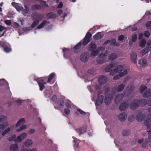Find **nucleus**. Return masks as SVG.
Returning <instances> with one entry per match:
<instances>
[{"instance_id": "f257e3e1", "label": "nucleus", "mask_w": 151, "mask_h": 151, "mask_svg": "<svg viewBox=\"0 0 151 151\" xmlns=\"http://www.w3.org/2000/svg\"><path fill=\"white\" fill-rule=\"evenodd\" d=\"M97 47L96 44L94 43L91 42L90 43L88 47V49L89 51L91 52V56L94 57L98 55L99 51L98 50L96 49Z\"/></svg>"}, {"instance_id": "f03ea898", "label": "nucleus", "mask_w": 151, "mask_h": 151, "mask_svg": "<svg viewBox=\"0 0 151 151\" xmlns=\"http://www.w3.org/2000/svg\"><path fill=\"white\" fill-rule=\"evenodd\" d=\"M0 48H2L4 52L9 53L12 51L11 46L7 42L3 41H0Z\"/></svg>"}, {"instance_id": "7ed1b4c3", "label": "nucleus", "mask_w": 151, "mask_h": 151, "mask_svg": "<svg viewBox=\"0 0 151 151\" xmlns=\"http://www.w3.org/2000/svg\"><path fill=\"white\" fill-rule=\"evenodd\" d=\"M139 105V100L134 99L130 102V108L132 110H135L137 108Z\"/></svg>"}, {"instance_id": "20e7f679", "label": "nucleus", "mask_w": 151, "mask_h": 151, "mask_svg": "<svg viewBox=\"0 0 151 151\" xmlns=\"http://www.w3.org/2000/svg\"><path fill=\"white\" fill-rule=\"evenodd\" d=\"M129 106V102L128 100L123 101L120 104L119 109L120 111H122L125 110Z\"/></svg>"}, {"instance_id": "39448f33", "label": "nucleus", "mask_w": 151, "mask_h": 151, "mask_svg": "<svg viewBox=\"0 0 151 151\" xmlns=\"http://www.w3.org/2000/svg\"><path fill=\"white\" fill-rule=\"evenodd\" d=\"M81 60L84 63L86 62L88 60L89 58V53L87 52H84L80 56Z\"/></svg>"}, {"instance_id": "423d86ee", "label": "nucleus", "mask_w": 151, "mask_h": 151, "mask_svg": "<svg viewBox=\"0 0 151 151\" xmlns=\"http://www.w3.org/2000/svg\"><path fill=\"white\" fill-rule=\"evenodd\" d=\"M32 17L33 20H39L40 21L42 19L43 16L40 13L35 12L32 14Z\"/></svg>"}, {"instance_id": "0eeeda50", "label": "nucleus", "mask_w": 151, "mask_h": 151, "mask_svg": "<svg viewBox=\"0 0 151 151\" xmlns=\"http://www.w3.org/2000/svg\"><path fill=\"white\" fill-rule=\"evenodd\" d=\"M114 67V65L113 64H110L107 66L105 69V71L106 72H110V74L111 75H114V70H112V69Z\"/></svg>"}, {"instance_id": "6e6552de", "label": "nucleus", "mask_w": 151, "mask_h": 151, "mask_svg": "<svg viewBox=\"0 0 151 151\" xmlns=\"http://www.w3.org/2000/svg\"><path fill=\"white\" fill-rule=\"evenodd\" d=\"M138 114L136 116V119L138 121L141 122L143 121L145 118V115L144 114H142V112L140 110H137Z\"/></svg>"}, {"instance_id": "1a4fd4ad", "label": "nucleus", "mask_w": 151, "mask_h": 151, "mask_svg": "<svg viewBox=\"0 0 151 151\" xmlns=\"http://www.w3.org/2000/svg\"><path fill=\"white\" fill-rule=\"evenodd\" d=\"M104 96L103 95H98L95 102L96 106H100L103 103L104 100Z\"/></svg>"}, {"instance_id": "9d476101", "label": "nucleus", "mask_w": 151, "mask_h": 151, "mask_svg": "<svg viewBox=\"0 0 151 151\" xmlns=\"http://www.w3.org/2000/svg\"><path fill=\"white\" fill-rule=\"evenodd\" d=\"M107 81L106 77L103 75L99 77L98 79V82L100 85L104 84L107 82Z\"/></svg>"}, {"instance_id": "9b49d317", "label": "nucleus", "mask_w": 151, "mask_h": 151, "mask_svg": "<svg viewBox=\"0 0 151 151\" xmlns=\"http://www.w3.org/2000/svg\"><path fill=\"white\" fill-rule=\"evenodd\" d=\"M133 92L132 86L131 85L128 86L124 91V93L127 96L130 95Z\"/></svg>"}, {"instance_id": "f8f14e48", "label": "nucleus", "mask_w": 151, "mask_h": 151, "mask_svg": "<svg viewBox=\"0 0 151 151\" xmlns=\"http://www.w3.org/2000/svg\"><path fill=\"white\" fill-rule=\"evenodd\" d=\"M123 95L122 94H118L115 99V103L117 104L120 103V101L123 99Z\"/></svg>"}, {"instance_id": "ddd939ff", "label": "nucleus", "mask_w": 151, "mask_h": 151, "mask_svg": "<svg viewBox=\"0 0 151 151\" xmlns=\"http://www.w3.org/2000/svg\"><path fill=\"white\" fill-rule=\"evenodd\" d=\"M105 54H103V55L101 54L99 56V58L97 59L96 61L98 64H102L103 63L105 62V60L104 59V57L105 56Z\"/></svg>"}, {"instance_id": "4468645a", "label": "nucleus", "mask_w": 151, "mask_h": 151, "mask_svg": "<svg viewBox=\"0 0 151 151\" xmlns=\"http://www.w3.org/2000/svg\"><path fill=\"white\" fill-rule=\"evenodd\" d=\"M127 73V70L125 69L124 71L122 73H119V75L118 76L116 75L114 76L113 78V79L114 80H117L119 78V77H123L125 75H126Z\"/></svg>"}, {"instance_id": "2eb2a0df", "label": "nucleus", "mask_w": 151, "mask_h": 151, "mask_svg": "<svg viewBox=\"0 0 151 151\" xmlns=\"http://www.w3.org/2000/svg\"><path fill=\"white\" fill-rule=\"evenodd\" d=\"M37 82L39 86L40 90L41 91H42L45 88V82L42 80H40L38 81Z\"/></svg>"}, {"instance_id": "dca6fc26", "label": "nucleus", "mask_w": 151, "mask_h": 151, "mask_svg": "<svg viewBox=\"0 0 151 151\" xmlns=\"http://www.w3.org/2000/svg\"><path fill=\"white\" fill-rule=\"evenodd\" d=\"M131 59L132 62L135 63L137 62V55L135 52H132L130 54Z\"/></svg>"}, {"instance_id": "f3484780", "label": "nucleus", "mask_w": 151, "mask_h": 151, "mask_svg": "<svg viewBox=\"0 0 151 151\" xmlns=\"http://www.w3.org/2000/svg\"><path fill=\"white\" fill-rule=\"evenodd\" d=\"M123 70V67L121 65H118L114 69V73H120Z\"/></svg>"}, {"instance_id": "a211bd4d", "label": "nucleus", "mask_w": 151, "mask_h": 151, "mask_svg": "<svg viewBox=\"0 0 151 151\" xmlns=\"http://www.w3.org/2000/svg\"><path fill=\"white\" fill-rule=\"evenodd\" d=\"M81 46V42H79L73 48L74 52L77 53L79 52V50Z\"/></svg>"}, {"instance_id": "6ab92c4d", "label": "nucleus", "mask_w": 151, "mask_h": 151, "mask_svg": "<svg viewBox=\"0 0 151 151\" xmlns=\"http://www.w3.org/2000/svg\"><path fill=\"white\" fill-rule=\"evenodd\" d=\"M87 127L86 125L82 127L76 129V132L80 134H83L86 130Z\"/></svg>"}, {"instance_id": "aec40b11", "label": "nucleus", "mask_w": 151, "mask_h": 151, "mask_svg": "<svg viewBox=\"0 0 151 151\" xmlns=\"http://www.w3.org/2000/svg\"><path fill=\"white\" fill-rule=\"evenodd\" d=\"M127 117V114L124 112L122 113L119 116V120L121 121H124Z\"/></svg>"}, {"instance_id": "412c9836", "label": "nucleus", "mask_w": 151, "mask_h": 151, "mask_svg": "<svg viewBox=\"0 0 151 151\" xmlns=\"http://www.w3.org/2000/svg\"><path fill=\"white\" fill-rule=\"evenodd\" d=\"M144 124L147 127V129H150V126L151 125V119L149 118L146 119L144 121Z\"/></svg>"}, {"instance_id": "4be33fe9", "label": "nucleus", "mask_w": 151, "mask_h": 151, "mask_svg": "<svg viewBox=\"0 0 151 151\" xmlns=\"http://www.w3.org/2000/svg\"><path fill=\"white\" fill-rule=\"evenodd\" d=\"M143 96L144 98L149 97L151 96V90L147 89L143 94Z\"/></svg>"}, {"instance_id": "5701e85b", "label": "nucleus", "mask_w": 151, "mask_h": 151, "mask_svg": "<svg viewBox=\"0 0 151 151\" xmlns=\"http://www.w3.org/2000/svg\"><path fill=\"white\" fill-rule=\"evenodd\" d=\"M103 37V35H102L101 32H99L96 33L93 36V38L95 40H98L100 39Z\"/></svg>"}, {"instance_id": "b1692460", "label": "nucleus", "mask_w": 151, "mask_h": 151, "mask_svg": "<svg viewBox=\"0 0 151 151\" xmlns=\"http://www.w3.org/2000/svg\"><path fill=\"white\" fill-rule=\"evenodd\" d=\"M27 134L25 133H23L19 136L17 137V141L20 142L23 139H24L26 137Z\"/></svg>"}, {"instance_id": "393cba45", "label": "nucleus", "mask_w": 151, "mask_h": 151, "mask_svg": "<svg viewBox=\"0 0 151 151\" xmlns=\"http://www.w3.org/2000/svg\"><path fill=\"white\" fill-rule=\"evenodd\" d=\"M25 8H22V14L24 16H26V14L28 13L29 11V8L28 7L26 6H24Z\"/></svg>"}, {"instance_id": "a878e982", "label": "nucleus", "mask_w": 151, "mask_h": 151, "mask_svg": "<svg viewBox=\"0 0 151 151\" xmlns=\"http://www.w3.org/2000/svg\"><path fill=\"white\" fill-rule=\"evenodd\" d=\"M139 105L142 106H145L147 104V101L145 99H141L139 100Z\"/></svg>"}, {"instance_id": "bb28decb", "label": "nucleus", "mask_w": 151, "mask_h": 151, "mask_svg": "<svg viewBox=\"0 0 151 151\" xmlns=\"http://www.w3.org/2000/svg\"><path fill=\"white\" fill-rule=\"evenodd\" d=\"M48 23H49V21H47L46 20H44L40 25H39L37 27V29H40L43 27L45 25Z\"/></svg>"}, {"instance_id": "cd10ccee", "label": "nucleus", "mask_w": 151, "mask_h": 151, "mask_svg": "<svg viewBox=\"0 0 151 151\" xmlns=\"http://www.w3.org/2000/svg\"><path fill=\"white\" fill-rule=\"evenodd\" d=\"M110 45L115 47H119L120 45L119 43L116 42V40L115 39H112L111 40Z\"/></svg>"}, {"instance_id": "c85d7f7f", "label": "nucleus", "mask_w": 151, "mask_h": 151, "mask_svg": "<svg viewBox=\"0 0 151 151\" xmlns=\"http://www.w3.org/2000/svg\"><path fill=\"white\" fill-rule=\"evenodd\" d=\"M117 58V55L114 53L110 54L109 57V59L110 60H113Z\"/></svg>"}, {"instance_id": "c756f323", "label": "nucleus", "mask_w": 151, "mask_h": 151, "mask_svg": "<svg viewBox=\"0 0 151 151\" xmlns=\"http://www.w3.org/2000/svg\"><path fill=\"white\" fill-rule=\"evenodd\" d=\"M90 41V40H88V39L84 37L81 42V45L85 46L87 45Z\"/></svg>"}, {"instance_id": "7c9ffc66", "label": "nucleus", "mask_w": 151, "mask_h": 151, "mask_svg": "<svg viewBox=\"0 0 151 151\" xmlns=\"http://www.w3.org/2000/svg\"><path fill=\"white\" fill-rule=\"evenodd\" d=\"M18 148V145L17 144L11 145L10 147V150L12 151H14Z\"/></svg>"}, {"instance_id": "2f4dec72", "label": "nucleus", "mask_w": 151, "mask_h": 151, "mask_svg": "<svg viewBox=\"0 0 151 151\" xmlns=\"http://www.w3.org/2000/svg\"><path fill=\"white\" fill-rule=\"evenodd\" d=\"M125 85L124 84L122 83L119 85L117 87V91L118 92L122 91L124 89Z\"/></svg>"}, {"instance_id": "473e14b6", "label": "nucleus", "mask_w": 151, "mask_h": 151, "mask_svg": "<svg viewBox=\"0 0 151 151\" xmlns=\"http://www.w3.org/2000/svg\"><path fill=\"white\" fill-rule=\"evenodd\" d=\"M34 21L31 24V27L33 29L38 25L40 21L39 20H34Z\"/></svg>"}, {"instance_id": "72a5a7b5", "label": "nucleus", "mask_w": 151, "mask_h": 151, "mask_svg": "<svg viewBox=\"0 0 151 151\" xmlns=\"http://www.w3.org/2000/svg\"><path fill=\"white\" fill-rule=\"evenodd\" d=\"M57 103L60 106H63L64 105V101L63 99L61 98H59L58 100Z\"/></svg>"}, {"instance_id": "f704fd0d", "label": "nucleus", "mask_w": 151, "mask_h": 151, "mask_svg": "<svg viewBox=\"0 0 151 151\" xmlns=\"http://www.w3.org/2000/svg\"><path fill=\"white\" fill-rule=\"evenodd\" d=\"M32 141L30 139H27L24 142V145L26 147H29L32 144Z\"/></svg>"}, {"instance_id": "c9c22d12", "label": "nucleus", "mask_w": 151, "mask_h": 151, "mask_svg": "<svg viewBox=\"0 0 151 151\" xmlns=\"http://www.w3.org/2000/svg\"><path fill=\"white\" fill-rule=\"evenodd\" d=\"M150 51V49L149 48L146 47L144 49L142 50L140 52L141 55L142 56H144L148 52Z\"/></svg>"}, {"instance_id": "e433bc0d", "label": "nucleus", "mask_w": 151, "mask_h": 151, "mask_svg": "<svg viewBox=\"0 0 151 151\" xmlns=\"http://www.w3.org/2000/svg\"><path fill=\"white\" fill-rule=\"evenodd\" d=\"M25 121V119L22 118L20 119L16 124V127H18L20 126L21 124L24 123Z\"/></svg>"}, {"instance_id": "4c0bfd02", "label": "nucleus", "mask_w": 151, "mask_h": 151, "mask_svg": "<svg viewBox=\"0 0 151 151\" xmlns=\"http://www.w3.org/2000/svg\"><path fill=\"white\" fill-rule=\"evenodd\" d=\"M47 17L50 19H55L57 17V15L56 14L50 13L48 14L47 15Z\"/></svg>"}, {"instance_id": "58836bf2", "label": "nucleus", "mask_w": 151, "mask_h": 151, "mask_svg": "<svg viewBox=\"0 0 151 151\" xmlns=\"http://www.w3.org/2000/svg\"><path fill=\"white\" fill-rule=\"evenodd\" d=\"M55 74L54 73H51L49 75L48 78L47 82L50 83L52 79L55 77Z\"/></svg>"}, {"instance_id": "ea45409f", "label": "nucleus", "mask_w": 151, "mask_h": 151, "mask_svg": "<svg viewBox=\"0 0 151 151\" xmlns=\"http://www.w3.org/2000/svg\"><path fill=\"white\" fill-rule=\"evenodd\" d=\"M139 63L142 65L145 66L147 63V60L145 59H141L139 62Z\"/></svg>"}, {"instance_id": "a19ab883", "label": "nucleus", "mask_w": 151, "mask_h": 151, "mask_svg": "<svg viewBox=\"0 0 151 151\" xmlns=\"http://www.w3.org/2000/svg\"><path fill=\"white\" fill-rule=\"evenodd\" d=\"M147 88L146 86L144 85H142L139 88V92L141 93H142Z\"/></svg>"}, {"instance_id": "79ce46f5", "label": "nucleus", "mask_w": 151, "mask_h": 151, "mask_svg": "<svg viewBox=\"0 0 151 151\" xmlns=\"http://www.w3.org/2000/svg\"><path fill=\"white\" fill-rule=\"evenodd\" d=\"M146 43V41L145 40L142 39L139 42V46L141 47H144Z\"/></svg>"}, {"instance_id": "37998d69", "label": "nucleus", "mask_w": 151, "mask_h": 151, "mask_svg": "<svg viewBox=\"0 0 151 151\" xmlns=\"http://www.w3.org/2000/svg\"><path fill=\"white\" fill-rule=\"evenodd\" d=\"M7 118L6 116L1 115L0 116V122L3 123L6 120Z\"/></svg>"}, {"instance_id": "c03bdc74", "label": "nucleus", "mask_w": 151, "mask_h": 151, "mask_svg": "<svg viewBox=\"0 0 151 151\" xmlns=\"http://www.w3.org/2000/svg\"><path fill=\"white\" fill-rule=\"evenodd\" d=\"M148 139H146L145 141L142 144V146L143 148H146L147 147V145L148 142H149L148 141H147Z\"/></svg>"}, {"instance_id": "a18cd8bd", "label": "nucleus", "mask_w": 151, "mask_h": 151, "mask_svg": "<svg viewBox=\"0 0 151 151\" xmlns=\"http://www.w3.org/2000/svg\"><path fill=\"white\" fill-rule=\"evenodd\" d=\"M130 133V132L129 130H124L122 132V135L124 136H127Z\"/></svg>"}, {"instance_id": "49530a36", "label": "nucleus", "mask_w": 151, "mask_h": 151, "mask_svg": "<svg viewBox=\"0 0 151 151\" xmlns=\"http://www.w3.org/2000/svg\"><path fill=\"white\" fill-rule=\"evenodd\" d=\"M111 100L105 98L104 100V102L105 104L106 105H109L111 103Z\"/></svg>"}, {"instance_id": "de8ad7c7", "label": "nucleus", "mask_w": 151, "mask_h": 151, "mask_svg": "<svg viewBox=\"0 0 151 151\" xmlns=\"http://www.w3.org/2000/svg\"><path fill=\"white\" fill-rule=\"evenodd\" d=\"M92 36V34L89 32H88L86 34L85 37L88 39V40H90Z\"/></svg>"}, {"instance_id": "09e8293b", "label": "nucleus", "mask_w": 151, "mask_h": 151, "mask_svg": "<svg viewBox=\"0 0 151 151\" xmlns=\"http://www.w3.org/2000/svg\"><path fill=\"white\" fill-rule=\"evenodd\" d=\"M41 6L40 5L37 4L34 5L32 6V9L33 10H36L37 9H40Z\"/></svg>"}, {"instance_id": "8fccbe9b", "label": "nucleus", "mask_w": 151, "mask_h": 151, "mask_svg": "<svg viewBox=\"0 0 151 151\" xmlns=\"http://www.w3.org/2000/svg\"><path fill=\"white\" fill-rule=\"evenodd\" d=\"M137 39V36L136 34H134L132 36V40L133 42H135Z\"/></svg>"}, {"instance_id": "3c124183", "label": "nucleus", "mask_w": 151, "mask_h": 151, "mask_svg": "<svg viewBox=\"0 0 151 151\" xmlns=\"http://www.w3.org/2000/svg\"><path fill=\"white\" fill-rule=\"evenodd\" d=\"M27 126L26 125H24L20 127L17 130V132H19L23 129H25L26 128Z\"/></svg>"}, {"instance_id": "603ef678", "label": "nucleus", "mask_w": 151, "mask_h": 151, "mask_svg": "<svg viewBox=\"0 0 151 151\" xmlns=\"http://www.w3.org/2000/svg\"><path fill=\"white\" fill-rule=\"evenodd\" d=\"M16 138V135L15 134H14L11 137H9L8 139V140L9 141H12L14 140Z\"/></svg>"}, {"instance_id": "864d4df0", "label": "nucleus", "mask_w": 151, "mask_h": 151, "mask_svg": "<svg viewBox=\"0 0 151 151\" xmlns=\"http://www.w3.org/2000/svg\"><path fill=\"white\" fill-rule=\"evenodd\" d=\"M4 22L7 26H10L12 24L10 20H6L4 21Z\"/></svg>"}, {"instance_id": "5fc2aeb1", "label": "nucleus", "mask_w": 151, "mask_h": 151, "mask_svg": "<svg viewBox=\"0 0 151 151\" xmlns=\"http://www.w3.org/2000/svg\"><path fill=\"white\" fill-rule=\"evenodd\" d=\"M147 132L148 134V138H147L146 139H148L147 141L149 142L150 141V140L151 139V130L147 131Z\"/></svg>"}, {"instance_id": "6e6d98bb", "label": "nucleus", "mask_w": 151, "mask_h": 151, "mask_svg": "<svg viewBox=\"0 0 151 151\" xmlns=\"http://www.w3.org/2000/svg\"><path fill=\"white\" fill-rule=\"evenodd\" d=\"M144 35L145 37H148L150 35V34L148 31H146L144 32Z\"/></svg>"}, {"instance_id": "4d7b16f0", "label": "nucleus", "mask_w": 151, "mask_h": 151, "mask_svg": "<svg viewBox=\"0 0 151 151\" xmlns=\"http://www.w3.org/2000/svg\"><path fill=\"white\" fill-rule=\"evenodd\" d=\"M105 98L112 100L113 98V96L111 94L109 93L106 95Z\"/></svg>"}, {"instance_id": "13d9d810", "label": "nucleus", "mask_w": 151, "mask_h": 151, "mask_svg": "<svg viewBox=\"0 0 151 151\" xmlns=\"http://www.w3.org/2000/svg\"><path fill=\"white\" fill-rule=\"evenodd\" d=\"M69 50V49L67 48H65L63 49V51L64 53L63 56L64 57H65V55L68 52Z\"/></svg>"}, {"instance_id": "bf43d9fd", "label": "nucleus", "mask_w": 151, "mask_h": 151, "mask_svg": "<svg viewBox=\"0 0 151 151\" xmlns=\"http://www.w3.org/2000/svg\"><path fill=\"white\" fill-rule=\"evenodd\" d=\"M124 35H121L119 36L118 39L119 40L121 41L124 39Z\"/></svg>"}, {"instance_id": "052dcab7", "label": "nucleus", "mask_w": 151, "mask_h": 151, "mask_svg": "<svg viewBox=\"0 0 151 151\" xmlns=\"http://www.w3.org/2000/svg\"><path fill=\"white\" fill-rule=\"evenodd\" d=\"M12 5L14 7L17 9H18L19 7L17 5V4L15 2H12Z\"/></svg>"}, {"instance_id": "680f3d73", "label": "nucleus", "mask_w": 151, "mask_h": 151, "mask_svg": "<svg viewBox=\"0 0 151 151\" xmlns=\"http://www.w3.org/2000/svg\"><path fill=\"white\" fill-rule=\"evenodd\" d=\"M147 45L148 48H151V40H149L147 42Z\"/></svg>"}, {"instance_id": "e2e57ef3", "label": "nucleus", "mask_w": 151, "mask_h": 151, "mask_svg": "<svg viewBox=\"0 0 151 151\" xmlns=\"http://www.w3.org/2000/svg\"><path fill=\"white\" fill-rule=\"evenodd\" d=\"M57 99V96L56 95H53L52 97V101H56Z\"/></svg>"}, {"instance_id": "0e129e2a", "label": "nucleus", "mask_w": 151, "mask_h": 151, "mask_svg": "<svg viewBox=\"0 0 151 151\" xmlns=\"http://www.w3.org/2000/svg\"><path fill=\"white\" fill-rule=\"evenodd\" d=\"M64 111L65 114L67 115L69 114H70V110L68 108L65 109H64Z\"/></svg>"}, {"instance_id": "69168bd1", "label": "nucleus", "mask_w": 151, "mask_h": 151, "mask_svg": "<svg viewBox=\"0 0 151 151\" xmlns=\"http://www.w3.org/2000/svg\"><path fill=\"white\" fill-rule=\"evenodd\" d=\"M21 151H37V150L35 148H33L29 150L27 149H22Z\"/></svg>"}, {"instance_id": "338daca9", "label": "nucleus", "mask_w": 151, "mask_h": 151, "mask_svg": "<svg viewBox=\"0 0 151 151\" xmlns=\"http://www.w3.org/2000/svg\"><path fill=\"white\" fill-rule=\"evenodd\" d=\"M77 111L81 114L85 115L86 114V112L83 111L82 110L80 109H78Z\"/></svg>"}, {"instance_id": "774afa93", "label": "nucleus", "mask_w": 151, "mask_h": 151, "mask_svg": "<svg viewBox=\"0 0 151 151\" xmlns=\"http://www.w3.org/2000/svg\"><path fill=\"white\" fill-rule=\"evenodd\" d=\"M146 26L147 28L150 27L151 26V21H148L146 24Z\"/></svg>"}]
</instances>
